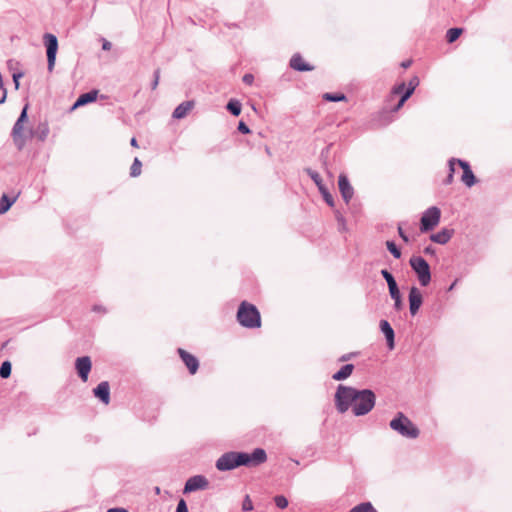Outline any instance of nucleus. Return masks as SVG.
<instances>
[{
	"instance_id": "nucleus-1",
	"label": "nucleus",
	"mask_w": 512,
	"mask_h": 512,
	"mask_svg": "<svg viewBox=\"0 0 512 512\" xmlns=\"http://www.w3.org/2000/svg\"><path fill=\"white\" fill-rule=\"evenodd\" d=\"M334 403L340 414L351 409L355 416H365L375 407L376 395L371 389H357L339 384L334 395Z\"/></svg>"
},
{
	"instance_id": "nucleus-2",
	"label": "nucleus",
	"mask_w": 512,
	"mask_h": 512,
	"mask_svg": "<svg viewBox=\"0 0 512 512\" xmlns=\"http://www.w3.org/2000/svg\"><path fill=\"white\" fill-rule=\"evenodd\" d=\"M237 320L241 326L249 329L261 326V316L257 307L247 301H243L237 311Z\"/></svg>"
},
{
	"instance_id": "nucleus-3",
	"label": "nucleus",
	"mask_w": 512,
	"mask_h": 512,
	"mask_svg": "<svg viewBox=\"0 0 512 512\" xmlns=\"http://www.w3.org/2000/svg\"><path fill=\"white\" fill-rule=\"evenodd\" d=\"M389 426L392 430L408 439H416L420 430L418 427L402 412H398L390 421Z\"/></svg>"
},
{
	"instance_id": "nucleus-4",
	"label": "nucleus",
	"mask_w": 512,
	"mask_h": 512,
	"mask_svg": "<svg viewBox=\"0 0 512 512\" xmlns=\"http://www.w3.org/2000/svg\"><path fill=\"white\" fill-rule=\"evenodd\" d=\"M412 270L416 273L421 286L426 287L431 281V271L428 262L421 256H412L409 260Z\"/></svg>"
},
{
	"instance_id": "nucleus-5",
	"label": "nucleus",
	"mask_w": 512,
	"mask_h": 512,
	"mask_svg": "<svg viewBox=\"0 0 512 512\" xmlns=\"http://www.w3.org/2000/svg\"><path fill=\"white\" fill-rule=\"evenodd\" d=\"M267 460L266 451L263 448H255L252 453L237 452L239 466L257 467Z\"/></svg>"
},
{
	"instance_id": "nucleus-6",
	"label": "nucleus",
	"mask_w": 512,
	"mask_h": 512,
	"mask_svg": "<svg viewBox=\"0 0 512 512\" xmlns=\"http://www.w3.org/2000/svg\"><path fill=\"white\" fill-rule=\"evenodd\" d=\"M420 80L417 76H413L408 83V87L405 89L406 85L404 82L396 85L392 89V94L398 95L402 94L398 103L393 107L392 111L397 112L404 103L411 97L416 87L419 85Z\"/></svg>"
},
{
	"instance_id": "nucleus-7",
	"label": "nucleus",
	"mask_w": 512,
	"mask_h": 512,
	"mask_svg": "<svg viewBox=\"0 0 512 512\" xmlns=\"http://www.w3.org/2000/svg\"><path fill=\"white\" fill-rule=\"evenodd\" d=\"M441 218V210L436 206H431L426 209L420 219L421 232H429L436 227Z\"/></svg>"
},
{
	"instance_id": "nucleus-8",
	"label": "nucleus",
	"mask_w": 512,
	"mask_h": 512,
	"mask_svg": "<svg viewBox=\"0 0 512 512\" xmlns=\"http://www.w3.org/2000/svg\"><path fill=\"white\" fill-rule=\"evenodd\" d=\"M43 44L46 47L47 68L49 72H52L58 51V39L55 34H44Z\"/></svg>"
},
{
	"instance_id": "nucleus-9",
	"label": "nucleus",
	"mask_w": 512,
	"mask_h": 512,
	"mask_svg": "<svg viewBox=\"0 0 512 512\" xmlns=\"http://www.w3.org/2000/svg\"><path fill=\"white\" fill-rule=\"evenodd\" d=\"M215 466L219 471H230L237 468V451H230L222 454L217 459Z\"/></svg>"
},
{
	"instance_id": "nucleus-10",
	"label": "nucleus",
	"mask_w": 512,
	"mask_h": 512,
	"mask_svg": "<svg viewBox=\"0 0 512 512\" xmlns=\"http://www.w3.org/2000/svg\"><path fill=\"white\" fill-rule=\"evenodd\" d=\"M209 485L208 480L203 475H195L190 477L184 486L183 493H191L197 490L206 489Z\"/></svg>"
},
{
	"instance_id": "nucleus-11",
	"label": "nucleus",
	"mask_w": 512,
	"mask_h": 512,
	"mask_svg": "<svg viewBox=\"0 0 512 512\" xmlns=\"http://www.w3.org/2000/svg\"><path fill=\"white\" fill-rule=\"evenodd\" d=\"M408 300L410 313L412 316H414L418 313L423 303V296L421 291L417 287L412 286L409 291Z\"/></svg>"
},
{
	"instance_id": "nucleus-12",
	"label": "nucleus",
	"mask_w": 512,
	"mask_h": 512,
	"mask_svg": "<svg viewBox=\"0 0 512 512\" xmlns=\"http://www.w3.org/2000/svg\"><path fill=\"white\" fill-rule=\"evenodd\" d=\"M338 187L341 196L346 204H349L354 195V189L345 174H340L338 178Z\"/></svg>"
},
{
	"instance_id": "nucleus-13",
	"label": "nucleus",
	"mask_w": 512,
	"mask_h": 512,
	"mask_svg": "<svg viewBox=\"0 0 512 512\" xmlns=\"http://www.w3.org/2000/svg\"><path fill=\"white\" fill-rule=\"evenodd\" d=\"M178 354L191 375L196 374L199 369L198 359L182 348H178Z\"/></svg>"
},
{
	"instance_id": "nucleus-14",
	"label": "nucleus",
	"mask_w": 512,
	"mask_h": 512,
	"mask_svg": "<svg viewBox=\"0 0 512 512\" xmlns=\"http://www.w3.org/2000/svg\"><path fill=\"white\" fill-rule=\"evenodd\" d=\"M91 359L88 356L78 357L75 362V367L78 373V376L81 378L83 382L88 380V375L91 371Z\"/></svg>"
},
{
	"instance_id": "nucleus-15",
	"label": "nucleus",
	"mask_w": 512,
	"mask_h": 512,
	"mask_svg": "<svg viewBox=\"0 0 512 512\" xmlns=\"http://www.w3.org/2000/svg\"><path fill=\"white\" fill-rule=\"evenodd\" d=\"M379 327L385 336L388 348L393 350L395 347V333L390 323L387 320L382 319L380 320Z\"/></svg>"
},
{
	"instance_id": "nucleus-16",
	"label": "nucleus",
	"mask_w": 512,
	"mask_h": 512,
	"mask_svg": "<svg viewBox=\"0 0 512 512\" xmlns=\"http://www.w3.org/2000/svg\"><path fill=\"white\" fill-rule=\"evenodd\" d=\"M457 164L463 169V183L468 187H472L476 183V177L471 170L469 163L464 160H457Z\"/></svg>"
},
{
	"instance_id": "nucleus-17",
	"label": "nucleus",
	"mask_w": 512,
	"mask_h": 512,
	"mask_svg": "<svg viewBox=\"0 0 512 512\" xmlns=\"http://www.w3.org/2000/svg\"><path fill=\"white\" fill-rule=\"evenodd\" d=\"M94 396L102 403L109 404L110 402V386L107 381H102L93 389Z\"/></svg>"
},
{
	"instance_id": "nucleus-18",
	"label": "nucleus",
	"mask_w": 512,
	"mask_h": 512,
	"mask_svg": "<svg viewBox=\"0 0 512 512\" xmlns=\"http://www.w3.org/2000/svg\"><path fill=\"white\" fill-rule=\"evenodd\" d=\"M290 67L299 72H307L314 70V66L306 63L299 53L294 54L289 63Z\"/></svg>"
},
{
	"instance_id": "nucleus-19",
	"label": "nucleus",
	"mask_w": 512,
	"mask_h": 512,
	"mask_svg": "<svg viewBox=\"0 0 512 512\" xmlns=\"http://www.w3.org/2000/svg\"><path fill=\"white\" fill-rule=\"evenodd\" d=\"M98 90L94 89L89 92L81 94L71 107V110H75L81 106L87 105L94 102L98 97Z\"/></svg>"
},
{
	"instance_id": "nucleus-20",
	"label": "nucleus",
	"mask_w": 512,
	"mask_h": 512,
	"mask_svg": "<svg viewBox=\"0 0 512 512\" xmlns=\"http://www.w3.org/2000/svg\"><path fill=\"white\" fill-rule=\"evenodd\" d=\"M27 109L28 105H25L22 109L17 121L15 122L13 129H12V136L15 141H17L18 137L22 136V130H23V123L27 121Z\"/></svg>"
},
{
	"instance_id": "nucleus-21",
	"label": "nucleus",
	"mask_w": 512,
	"mask_h": 512,
	"mask_svg": "<svg viewBox=\"0 0 512 512\" xmlns=\"http://www.w3.org/2000/svg\"><path fill=\"white\" fill-rule=\"evenodd\" d=\"M454 234L453 229L443 228L437 233L430 235V240L432 242L444 245L449 242V240L452 238Z\"/></svg>"
},
{
	"instance_id": "nucleus-22",
	"label": "nucleus",
	"mask_w": 512,
	"mask_h": 512,
	"mask_svg": "<svg viewBox=\"0 0 512 512\" xmlns=\"http://www.w3.org/2000/svg\"><path fill=\"white\" fill-rule=\"evenodd\" d=\"M195 103L192 100L184 101L180 103L175 110L173 111V118L182 119L187 116V114L193 109Z\"/></svg>"
},
{
	"instance_id": "nucleus-23",
	"label": "nucleus",
	"mask_w": 512,
	"mask_h": 512,
	"mask_svg": "<svg viewBox=\"0 0 512 512\" xmlns=\"http://www.w3.org/2000/svg\"><path fill=\"white\" fill-rule=\"evenodd\" d=\"M354 370L353 364H345L339 371L332 375V379L335 381H342L350 377Z\"/></svg>"
},
{
	"instance_id": "nucleus-24",
	"label": "nucleus",
	"mask_w": 512,
	"mask_h": 512,
	"mask_svg": "<svg viewBox=\"0 0 512 512\" xmlns=\"http://www.w3.org/2000/svg\"><path fill=\"white\" fill-rule=\"evenodd\" d=\"M15 201L16 197H8L6 194H3L0 198V215L5 214Z\"/></svg>"
},
{
	"instance_id": "nucleus-25",
	"label": "nucleus",
	"mask_w": 512,
	"mask_h": 512,
	"mask_svg": "<svg viewBox=\"0 0 512 512\" xmlns=\"http://www.w3.org/2000/svg\"><path fill=\"white\" fill-rule=\"evenodd\" d=\"M323 100L328 102H341V101H347V97L344 93L337 92V93H324L322 96Z\"/></svg>"
},
{
	"instance_id": "nucleus-26",
	"label": "nucleus",
	"mask_w": 512,
	"mask_h": 512,
	"mask_svg": "<svg viewBox=\"0 0 512 512\" xmlns=\"http://www.w3.org/2000/svg\"><path fill=\"white\" fill-rule=\"evenodd\" d=\"M226 109L233 115L238 116L241 113L242 105L237 99H230L226 105Z\"/></svg>"
},
{
	"instance_id": "nucleus-27",
	"label": "nucleus",
	"mask_w": 512,
	"mask_h": 512,
	"mask_svg": "<svg viewBox=\"0 0 512 512\" xmlns=\"http://www.w3.org/2000/svg\"><path fill=\"white\" fill-rule=\"evenodd\" d=\"M304 171L313 180V182L315 183V185L317 186L318 189L320 187L324 186L322 178H321L320 174L317 171H315V170H313L311 168H305Z\"/></svg>"
},
{
	"instance_id": "nucleus-28",
	"label": "nucleus",
	"mask_w": 512,
	"mask_h": 512,
	"mask_svg": "<svg viewBox=\"0 0 512 512\" xmlns=\"http://www.w3.org/2000/svg\"><path fill=\"white\" fill-rule=\"evenodd\" d=\"M349 512H377V511L370 502H363V503L356 505L352 509H350Z\"/></svg>"
},
{
	"instance_id": "nucleus-29",
	"label": "nucleus",
	"mask_w": 512,
	"mask_h": 512,
	"mask_svg": "<svg viewBox=\"0 0 512 512\" xmlns=\"http://www.w3.org/2000/svg\"><path fill=\"white\" fill-rule=\"evenodd\" d=\"M319 192L321 193L324 201L330 206V207H334L335 203H334V198L332 196V194L329 192L328 188L324 185L322 187H320L319 189Z\"/></svg>"
},
{
	"instance_id": "nucleus-30",
	"label": "nucleus",
	"mask_w": 512,
	"mask_h": 512,
	"mask_svg": "<svg viewBox=\"0 0 512 512\" xmlns=\"http://www.w3.org/2000/svg\"><path fill=\"white\" fill-rule=\"evenodd\" d=\"M12 365L10 361H4L2 362L0 366V377L3 379H7L11 375Z\"/></svg>"
},
{
	"instance_id": "nucleus-31",
	"label": "nucleus",
	"mask_w": 512,
	"mask_h": 512,
	"mask_svg": "<svg viewBox=\"0 0 512 512\" xmlns=\"http://www.w3.org/2000/svg\"><path fill=\"white\" fill-rule=\"evenodd\" d=\"M141 168H142L141 161L138 158H135L131 165V168H130V176L131 177L139 176L141 174Z\"/></svg>"
},
{
	"instance_id": "nucleus-32",
	"label": "nucleus",
	"mask_w": 512,
	"mask_h": 512,
	"mask_svg": "<svg viewBox=\"0 0 512 512\" xmlns=\"http://www.w3.org/2000/svg\"><path fill=\"white\" fill-rule=\"evenodd\" d=\"M386 247L388 251L393 255L394 258L399 259L401 257V250L393 241H387Z\"/></svg>"
},
{
	"instance_id": "nucleus-33",
	"label": "nucleus",
	"mask_w": 512,
	"mask_h": 512,
	"mask_svg": "<svg viewBox=\"0 0 512 512\" xmlns=\"http://www.w3.org/2000/svg\"><path fill=\"white\" fill-rule=\"evenodd\" d=\"M275 505L280 509H285L288 506V500L283 495H277L274 497Z\"/></svg>"
},
{
	"instance_id": "nucleus-34",
	"label": "nucleus",
	"mask_w": 512,
	"mask_h": 512,
	"mask_svg": "<svg viewBox=\"0 0 512 512\" xmlns=\"http://www.w3.org/2000/svg\"><path fill=\"white\" fill-rule=\"evenodd\" d=\"M381 275L386 280L388 287L397 284L394 276L387 269L381 270Z\"/></svg>"
},
{
	"instance_id": "nucleus-35",
	"label": "nucleus",
	"mask_w": 512,
	"mask_h": 512,
	"mask_svg": "<svg viewBox=\"0 0 512 512\" xmlns=\"http://www.w3.org/2000/svg\"><path fill=\"white\" fill-rule=\"evenodd\" d=\"M388 289H389V294L393 300L401 298V294H400L397 284L389 286Z\"/></svg>"
},
{
	"instance_id": "nucleus-36",
	"label": "nucleus",
	"mask_w": 512,
	"mask_h": 512,
	"mask_svg": "<svg viewBox=\"0 0 512 512\" xmlns=\"http://www.w3.org/2000/svg\"><path fill=\"white\" fill-rule=\"evenodd\" d=\"M253 508H254V506H253V503H252L249 495H246L242 502V510L247 512V511H252Z\"/></svg>"
},
{
	"instance_id": "nucleus-37",
	"label": "nucleus",
	"mask_w": 512,
	"mask_h": 512,
	"mask_svg": "<svg viewBox=\"0 0 512 512\" xmlns=\"http://www.w3.org/2000/svg\"><path fill=\"white\" fill-rule=\"evenodd\" d=\"M159 79H160V69H156L154 71V74H153V81L151 83V88L154 90L157 88L158 84H159Z\"/></svg>"
},
{
	"instance_id": "nucleus-38",
	"label": "nucleus",
	"mask_w": 512,
	"mask_h": 512,
	"mask_svg": "<svg viewBox=\"0 0 512 512\" xmlns=\"http://www.w3.org/2000/svg\"><path fill=\"white\" fill-rule=\"evenodd\" d=\"M176 512H189L188 511V507H187V503L184 499H180L178 501V504H177V507H176Z\"/></svg>"
},
{
	"instance_id": "nucleus-39",
	"label": "nucleus",
	"mask_w": 512,
	"mask_h": 512,
	"mask_svg": "<svg viewBox=\"0 0 512 512\" xmlns=\"http://www.w3.org/2000/svg\"><path fill=\"white\" fill-rule=\"evenodd\" d=\"M24 76L23 72H14L12 74L13 82L15 85V89L19 88V79Z\"/></svg>"
},
{
	"instance_id": "nucleus-40",
	"label": "nucleus",
	"mask_w": 512,
	"mask_h": 512,
	"mask_svg": "<svg viewBox=\"0 0 512 512\" xmlns=\"http://www.w3.org/2000/svg\"><path fill=\"white\" fill-rule=\"evenodd\" d=\"M238 130L239 132H241L242 134H249L251 132L250 128L246 125L245 122L243 121H240L238 123Z\"/></svg>"
},
{
	"instance_id": "nucleus-41",
	"label": "nucleus",
	"mask_w": 512,
	"mask_h": 512,
	"mask_svg": "<svg viewBox=\"0 0 512 512\" xmlns=\"http://www.w3.org/2000/svg\"><path fill=\"white\" fill-rule=\"evenodd\" d=\"M242 81L246 85H252L254 82V76L250 73H247L243 76Z\"/></svg>"
},
{
	"instance_id": "nucleus-42",
	"label": "nucleus",
	"mask_w": 512,
	"mask_h": 512,
	"mask_svg": "<svg viewBox=\"0 0 512 512\" xmlns=\"http://www.w3.org/2000/svg\"><path fill=\"white\" fill-rule=\"evenodd\" d=\"M335 215L337 222L342 226V229H345L346 223L344 216L339 211H336Z\"/></svg>"
},
{
	"instance_id": "nucleus-43",
	"label": "nucleus",
	"mask_w": 512,
	"mask_h": 512,
	"mask_svg": "<svg viewBox=\"0 0 512 512\" xmlns=\"http://www.w3.org/2000/svg\"><path fill=\"white\" fill-rule=\"evenodd\" d=\"M457 160L458 159H456V158H451L448 161V166H449V173L448 174H451L452 176H454V172H455L454 165H455V163H457Z\"/></svg>"
},
{
	"instance_id": "nucleus-44",
	"label": "nucleus",
	"mask_w": 512,
	"mask_h": 512,
	"mask_svg": "<svg viewBox=\"0 0 512 512\" xmlns=\"http://www.w3.org/2000/svg\"><path fill=\"white\" fill-rule=\"evenodd\" d=\"M398 234L399 236L401 237V239L408 243L409 242V237L407 236V234L404 232V230L402 229L401 225L398 226Z\"/></svg>"
},
{
	"instance_id": "nucleus-45",
	"label": "nucleus",
	"mask_w": 512,
	"mask_h": 512,
	"mask_svg": "<svg viewBox=\"0 0 512 512\" xmlns=\"http://www.w3.org/2000/svg\"><path fill=\"white\" fill-rule=\"evenodd\" d=\"M100 40H101V42H102V49H103V50L108 51V50H110V49H111V47H112L111 42H109V41H108L107 39H105V38H101Z\"/></svg>"
},
{
	"instance_id": "nucleus-46",
	"label": "nucleus",
	"mask_w": 512,
	"mask_h": 512,
	"mask_svg": "<svg viewBox=\"0 0 512 512\" xmlns=\"http://www.w3.org/2000/svg\"><path fill=\"white\" fill-rule=\"evenodd\" d=\"M461 34H447L448 43H453L459 39Z\"/></svg>"
},
{
	"instance_id": "nucleus-47",
	"label": "nucleus",
	"mask_w": 512,
	"mask_h": 512,
	"mask_svg": "<svg viewBox=\"0 0 512 512\" xmlns=\"http://www.w3.org/2000/svg\"><path fill=\"white\" fill-rule=\"evenodd\" d=\"M403 308L402 298L394 300V309L400 311Z\"/></svg>"
},
{
	"instance_id": "nucleus-48",
	"label": "nucleus",
	"mask_w": 512,
	"mask_h": 512,
	"mask_svg": "<svg viewBox=\"0 0 512 512\" xmlns=\"http://www.w3.org/2000/svg\"><path fill=\"white\" fill-rule=\"evenodd\" d=\"M92 310L94 312H102V313H105L106 312V309L102 306V305H94L92 307Z\"/></svg>"
},
{
	"instance_id": "nucleus-49",
	"label": "nucleus",
	"mask_w": 512,
	"mask_h": 512,
	"mask_svg": "<svg viewBox=\"0 0 512 512\" xmlns=\"http://www.w3.org/2000/svg\"><path fill=\"white\" fill-rule=\"evenodd\" d=\"M454 180V176H452L451 174H448L447 177L445 178V180L443 181V183L445 185H450Z\"/></svg>"
},
{
	"instance_id": "nucleus-50",
	"label": "nucleus",
	"mask_w": 512,
	"mask_h": 512,
	"mask_svg": "<svg viewBox=\"0 0 512 512\" xmlns=\"http://www.w3.org/2000/svg\"><path fill=\"white\" fill-rule=\"evenodd\" d=\"M47 135H48V128H47V126H45L44 129L41 131L39 138L41 140H44L47 137Z\"/></svg>"
},
{
	"instance_id": "nucleus-51",
	"label": "nucleus",
	"mask_w": 512,
	"mask_h": 512,
	"mask_svg": "<svg viewBox=\"0 0 512 512\" xmlns=\"http://www.w3.org/2000/svg\"><path fill=\"white\" fill-rule=\"evenodd\" d=\"M107 512H129V511L125 508H110L107 510Z\"/></svg>"
},
{
	"instance_id": "nucleus-52",
	"label": "nucleus",
	"mask_w": 512,
	"mask_h": 512,
	"mask_svg": "<svg viewBox=\"0 0 512 512\" xmlns=\"http://www.w3.org/2000/svg\"><path fill=\"white\" fill-rule=\"evenodd\" d=\"M434 252H435V250L432 246H428L424 249L425 254H433Z\"/></svg>"
},
{
	"instance_id": "nucleus-53",
	"label": "nucleus",
	"mask_w": 512,
	"mask_h": 512,
	"mask_svg": "<svg viewBox=\"0 0 512 512\" xmlns=\"http://www.w3.org/2000/svg\"><path fill=\"white\" fill-rule=\"evenodd\" d=\"M411 64H412V61H411V60H406V61H403V62L401 63V66H402L403 68H408V67H410V65H411Z\"/></svg>"
},
{
	"instance_id": "nucleus-54",
	"label": "nucleus",
	"mask_w": 512,
	"mask_h": 512,
	"mask_svg": "<svg viewBox=\"0 0 512 512\" xmlns=\"http://www.w3.org/2000/svg\"><path fill=\"white\" fill-rule=\"evenodd\" d=\"M352 354H344L340 357V361H347L351 358Z\"/></svg>"
},
{
	"instance_id": "nucleus-55",
	"label": "nucleus",
	"mask_w": 512,
	"mask_h": 512,
	"mask_svg": "<svg viewBox=\"0 0 512 512\" xmlns=\"http://www.w3.org/2000/svg\"><path fill=\"white\" fill-rule=\"evenodd\" d=\"M447 32H453V33H456V32H463V30L461 28H450Z\"/></svg>"
},
{
	"instance_id": "nucleus-56",
	"label": "nucleus",
	"mask_w": 512,
	"mask_h": 512,
	"mask_svg": "<svg viewBox=\"0 0 512 512\" xmlns=\"http://www.w3.org/2000/svg\"><path fill=\"white\" fill-rule=\"evenodd\" d=\"M131 146L138 147V143L135 137H133L130 141Z\"/></svg>"
},
{
	"instance_id": "nucleus-57",
	"label": "nucleus",
	"mask_w": 512,
	"mask_h": 512,
	"mask_svg": "<svg viewBox=\"0 0 512 512\" xmlns=\"http://www.w3.org/2000/svg\"><path fill=\"white\" fill-rule=\"evenodd\" d=\"M455 286V282L451 284V286L449 287V290H452Z\"/></svg>"
},
{
	"instance_id": "nucleus-58",
	"label": "nucleus",
	"mask_w": 512,
	"mask_h": 512,
	"mask_svg": "<svg viewBox=\"0 0 512 512\" xmlns=\"http://www.w3.org/2000/svg\"><path fill=\"white\" fill-rule=\"evenodd\" d=\"M293 462H295V464H299V461L298 460H293Z\"/></svg>"
}]
</instances>
